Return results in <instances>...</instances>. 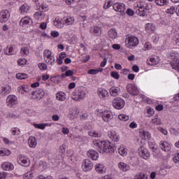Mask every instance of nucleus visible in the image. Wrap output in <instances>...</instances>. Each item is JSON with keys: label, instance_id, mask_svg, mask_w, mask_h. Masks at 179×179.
Listing matches in <instances>:
<instances>
[{"label": "nucleus", "instance_id": "obj_56", "mask_svg": "<svg viewBox=\"0 0 179 179\" xmlns=\"http://www.w3.org/2000/svg\"><path fill=\"white\" fill-rule=\"evenodd\" d=\"M112 5H113V1H108L107 2L105 3L103 8L104 9H108V8H110Z\"/></svg>", "mask_w": 179, "mask_h": 179}, {"label": "nucleus", "instance_id": "obj_38", "mask_svg": "<svg viewBox=\"0 0 179 179\" xmlns=\"http://www.w3.org/2000/svg\"><path fill=\"white\" fill-rule=\"evenodd\" d=\"M108 36L110 38H112V40H114V38L117 37V31H115V29H110L108 31Z\"/></svg>", "mask_w": 179, "mask_h": 179}, {"label": "nucleus", "instance_id": "obj_30", "mask_svg": "<svg viewBox=\"0 0 179 179\" xmlns=\"http://www.w3.org/2000/svg\"><path fill=\"white\" fill-rule=\"evenodd\" d=\"M88 135L94 138H100L101 136V133L100 131L90 130L88 131Z\"/></svg>", "mask_w": 179, "mask_h": 179}, {"label": "nucleus", "instance_id": "obj_54", "mask_svg": "<svg viewBox=\"0 0 179 179\" xmlns=\"http://www.w3.org/2000/svg\"><path fill=\"white\" fill-rule=\"evenodd\" d=\"M110 76L112 78H114V79H120V74L117 71H112L110 73Z\"/></svg>", "mask_w": 179, "mask_h": 179}, {"label": "nucleus", "instance_id": "obj_34", "mask_svg": "<svg viewBox=\"0 0 179 179\" xmlns=\"http://www.w3.org/2000/svg\"><path fill=\"white\" fill-rule=\"evenodd\" d=\"M18 92H21V93H30V87L27 85H21L18 87Z\"/></svg>", "mask_w": 179, "mask_h": 179}, {"label": "nucleus", "instance_id": "obj_17", "mask_svg": "<svg viewBox=\"0 0 179 179\" xmlns=\"http://www.w3.org/2000/svg\"><path fill=\"white\" fill-rule=\"evenodd\" d=\"M77 100H82V99H85L86 97V90L83 87L78 88L77 92Z\"/></svg>", "mask_w": 179, "mask_h": 179}, {"label": "nucleus", "instance_id": "obj_62", "mask_svg": "<svg viewBox=\"0 0 179 179\" xmlns=\"http://www.w3.org/2000/svg\"><path fill=\"white\" fill-rule=\"evenodd\" d=\"M12 133L13 134V135H19V134H20V130L16 129V128H14V129H12Z\"/></svg>", "mask_w": 179, "mask_h": 179}, {"label": "nucleus", "instance_id": "obj_18", "mask_svg": "<svg viewBox=\"0 0 179 179\" xmlns=\"http://www.w3.org/2000/svg\"><path fill=\"white\" fill-rule=\"evenodd\" d=\"M87 155L92 160H97L99 159V152L94 150H90L87 151Z\"/></svg>", "mask_w": 179, "mask_h": 179}, {"label": "nucleus", "instance_id": "obj_61", "mask_svg": "<svg viewBox=\"0 0 179 179\" xmlns=\"http://www.w3.org/2000/svg\"><path fill=\"white\" fill-rule=\"evenodd\" d=\"M174 163H178L179 162V152L176 154L173 158Z\"/></svg>", "mask_w": 179, "mask_h": 179}, {"label": "nucleus", "instance_id": "obj_27", "mask_svg": "<svg viewBox=\"0 0 179 179\" xmlns=\"http://www.w3.org/2000/svg\"><path fill=\"white\" fill-rule=\"evenodd\" d=\"M54 24L57 29H62L64 27V20L63 19H55L54 22Z\"/></svg>", "mask_w": 179, "mask_h": 179}, {"label": "nucleus", "instance_id": "obj_52", "mask_svg": "<svg viewBox=\"0 0 179 179\" xmlns=\"http://www.w3.org/2000/svg\"><path fill=\"white\" fill-rule=\"evenodd\" d=\"M176 13V7L175 6H171L170 8H168L166 10V13H170L171 15H174Z\"/></svg>", "mask_w": 179, "mask_h": 179}, {"label": "nucleus", "instance_id": "obj_22", "mask_svg": "<svg viewBox=\"0 0 179 179\" xmlns=\"http://www.w3.org/2000/svg\"><path fill=\"white\" fill-rule=\"evenodd\" d=\"M28 145L29 148H36L37 146V139L34 136H30L28 139Z\"/></svg>", "mask_w": 179, "mask_h": 179}, {"label": "nucleus", "instance_id": "obj_64", "mask_svg": "<svg viewBox=\"0 0 179 179\" xmlns=\"http://www.w3.org/2000/svg\"><path fill=\"white\" fill-rule=\"evenodd\" d=\"M89 117V114H87V113H84L81 115L80 118L81 120H87Z\"/></svg>", "mask_w": 179, "mask_h": 179}, {"label": "nucleus", "instance_id": "obj_44", "mask_svg": "<svg viewBox=\"0 0 179 179\" xmlns=\"http://www.w3.org/2000/svg\"><path fill=\"white\" fill-rule=\"evenodd\" d=\"M34 127L38 129H45L46 127H48V123L34 124Z\"/></svg>", "mask_w": 179, "mask_h": 179}, {"label": "nucleus", "instance_id": "obj_28", "mask_svg": "<svg viewBox=\"0 0 179 179\" xmlns=\"http://www.w3.org/2000/svg\"><path fill=\"white\" fill-rule=\"evenodd\" d=\"M10 87L8 85L2 87L0 94H1V96H6V94H9V93H10Z\"/></svg>", "mask_w": 179, "mask_h": 179}, {"label": "nucleus", "instance_id": "obj_3", "mask_svg": "<svg viewBox=\"0 0 179 179\" xmlns=\"http://www.w3.org/2000/svg\"><path fill=\"white\" fill-rule=\"evenodd\" d=\"M126 44L129 48L136 47V45L139 44V39L136 36H129L126 39Z\"/></svg>", "mask_w": 179, "mask_h": 179}, {"label": "nucleus", "instance_id": "obj_50", "mask_svg": "<svg viewBox=\"0 0 179 179\" xmlns=\"http://www.w3.org/2000/svg\"><path fill=\"white\" fill-rule=\"evenodd\" d=\"M73 75V71L68 70L65 73L62 74V78H66V76H72Z\"/></svg>", "mask_w": 179, "mask_h": 179}, {"label": "nucleus", "instance_id": "obj_11", "mask_svg": "<svg viewBox=\"0 0 179 179\" xmlns=\"http://www.w3.org/2000/svg\"><path fill=\"white\" fill-rule=\"evenodd\" d=\"M82 169L83 171H90L93 169V163L90 159H85L82 164Z\"/></svg>", "mask_w": 179, "mask_h": 179}, {"label": "nucleus", "instance_id": "obj_13", "mask_svg": "<svg viewBox=\"0 0 179 179\" xmlns=\"http://www.w3.org/2000/svg\"><path fill=\"white\" fill-rule=\"evenodd\" d=\"M97 95L101 100H106L107 97H108V91L104 88H99Z\"/></svg>", "mask_w": 179, "mask_h": 179}, {"label": "nucleus", "instance_id": "obj_4", "mask_svg": "<svg viewBox=\"0 0 179 179\" xmlns=\"http://www.w3.org/2000/svg\"><path fill=\"white\" fill-rule=\"evenodd\" d=\"M138 155L145 160L150 159V152H149V150H148L144 146L138 148Z\"/></svg>", "mask_w": 179, "mask_h": 179}, {"label": "nucleus", "instance_id": "obj_60", "mask_svg": "<svg viewBox=\"0 0 179 179\" xmlns=\"http://www.w3.org/2000/svg\"><path fill=\"white\" fill-rule=\"evenodd\" d=\"M157 130L163 134V135H167V130L162 128V127H157Z\"/></svg>", "mask_w": 179, "mask_h": 179}, {"label": "nucleus", "instance_id": "obj_55", "mask_svg": "<svg viewBox=\"0 0 179 179\" xmlns=\"http://www.w3.org/2000/svg\"><path fill=\"white\" fill-rule=\"evenodd\" d=\"M33 178V174L30 172H27L24 175V179H31Z\"/></svg>", "mask_w": 179, "mask_h": 179}, {"label": "nucleus", "instance_id": "obj_9", "mask_svg": "<svg viewBox=\"0 0 179 179\" xmlns=\"http://www.w3.org/2000/svg\"><path fill=\"white\" fill-rule=\"evenodd\" d=\"M17 162L19 164L24 166V167H29L30 166V159L26 156L20 155L17 158Z\"/></svg>", "mask_w": 179, "mask_h": 179}, {"label": "nucleus", "instance_id": "obj_24", "mask_svg": "<svg viewBox=\"0 0 179 179\" xmlns=\"http://www.w3.org/2000/svg\"><path fill=\"white\" fill-rule=\"evenodd\" d=\"M108 136L113 142H118L120 141V136L115 131H109Z\"/></svg>", "mask_w": 179, "mask_h": 179}, {"label": "nucleus", "instance_id": "obj_36", "mask_svg": "<svg viewBox=\"0 0 179 179\" xmlns=\"http://www.w3.org/2000/svg\"><path fill=\"white\" fill-rule=\"evenodd\" d=\"M5 54L6 55H14V54H16V51L13 49V47L6 48Z\"/></svg>", "mask_w": 179, "mask_h": 179}, {"label": "nucleus", "instance_id": "obj_12", "mask_svg": "<svg viewBox=\"0 0 179 179\" xmlns=\"http://www.w3.org/2000/svg\"><path fill=\"white\" fill-rule=\"evenodd\" d=\"M9 11L8 10H3L0 12V22L1 23H6L9 19Z\"/></svg>", "mask_w": 179, "mask_h": 179}, {"label": "nucleus", "instance_id": "obj_15", "mask_svg": "<svg viewBox=\"0 0 179 179\" xmlns=\"http://www.w3.org/2000/svg\"><path fill=\"white\" fill-rule=\"evenodd\" d=\"M31 24H33V20L29 17H22L20 22V25L22 27L31 26Z\"/></svg>", "mask_w": 179, "mask_h": 179}, {"label": "nucleus", "instance_id": "obj_51", "mask_svg": "<svg viewBox=\"0 0 179 179\" xmlns=\"http://www.w3.org/2000/svg\"><path fill=\"white\" fill-rule=\"evenodd\" d=\"M118 118L120 121H128V120H129V116L127 115H119Z\"/></svg>", "mask_w": 179, "mask_h": 179}, {"label": "nucleus", "instance_id": "obj_31", "mask_svg": "<svg viewBox=\"0 0 179 179\" xmlns=\"http://www.w3.org/2000/svg\"><path fill=\"white\" fill-rule=\"evenodd\" d=\"M140 136L142 138V139H150L151 136L150 133L149 131H143L140 132Z\"/></svg>", "mask_w": 179, "mask_h": 179}, {"label": "nucleus", "instance_id": "obj_25", "mask_svg": "<svg viewBox=\"0 0 179 179\" xmlns=\"http://www.w3.org/2000/svg\"><path fill=\"white\" fill-rule=\"evenodd\" d=\"M56 99L59 101H65L66 100V94L62 92H58L56 94Z\"/></svg>", "mask_w": 179, "mask_h": 179}, {"label": "nucleus", "instance_id": "obj_14", "mask_svg": "<svg viewBox=\"0 0 179 179\" xmlns=\"http://www.w3.org/2000/svg\"><path fill=\"white\" fill-rule=\"evenodd\" d=\"M31 94L32 96H35V98L38 100H41L44 96H45V92H44V90L39 89L37 91H33L31 92Z\"/></svg>", "mask_w": 179, "mask_h": 179}, {"label": "nucleus", "instance_id": "obj_59", "mask_svg": "<svg viewBox=\"0 0 179 179\" xmlns=\"http://www.w3.org/2000/svg\"><path fill=\"white\" fill-rule=\"evenodd\" d=\"M147 113L148 114V117H152L155 114V110L149 108L147 110Z\"/></svg>", "mask_w": 179, "mask_h": 179}, {"label": "nucleus", "instance_id": "obj_43", "mask_svg": "<svg viewBox=\"0 0 179 179\" xmlns=\"http://www.w3.org/2000/svg\"><path fill=\"white\" fill-rule=\"evenodd\" d=\"M10 155V150L5 148H0V156H9Z\"/></svg>", "mask_w": 179, "mask_h": 179}, {"label": "nucleus", "instance_id": "obj_49", "mask_svg": "<svg viewBox=\"0 0 179 179\" xmlns=\"http://www.w3.org/2000/svg\"><path fill=\"white\" fill-rule=\"evenodd\" d=\"M118 152L121 156H127V149L124 147H120L118 148Z\"/></svg>", "mask_w": 179, "mask_h": 179}, {"label": "nucleus", "instance_id": "obj_35", "mask_svg": "<svg viewBox=\"0 0 179 179\" xmlns=\"http://www.w3.org/2000/svg\"><path fill=\"white\" fill-rule=\"evenodd\" d=\"M147 63L150 66L157 65V64H159V59L157 57H150V59L147 61Z\"/></svg>", "mask_w": 179, "mask_h": 179}, {"label": "nucleus", "instance_id": "obj_10", "mask_svg": "<svg viewBox=\"0 0 179 179\" xmlns=\"http://www.w3.org/2000/svg\"><path fill=\"white\" fill-rule=\"evenodd\" d=\"M134 8L136 9V13L138 16H146V11H145V8H143V5L141 3H136L134 4Z\"/></svg>", "mask_w": 179, "mask_h": 179}, {"label": "nucleus", "instance_id": "obj_29", "mask_svg": "<svg viewBox=\"0 0 179 179\" xmlns=\"http://www.w3.org/2000/svg\"><path fill=\"white\" fill-rule=\"evenodd\" d=\"M95 170L96 171H97V173H100L101 174H103V173H106V169H104V165L101 164L96 165Z\"/></svg>", "mask_w": 179, "mask_h": 179}, {"label": "nucleus", "instance_id": "obj_7", "mask_svg": "<svg viewBox=\"0 0 179 179\" xmlns=\"http://www.w3.org/2000/svg\"><path fill=\"white\" fill-rule=\"evenodd\" d=\"M127 91L132 96H138V94H139V90L138 89V87L134 85L133 84L127 85Z\"/></svg>", "mask_w": 179, "mask_h": 179}, {"label": "nucleus", "instance_id": "obj_39", "mask_svg": "<svg viewBox=\"0 0 179 179\" xmlns=\"http://www.w3.org/2000/svg\"><path fill=\"white\" fill-rule=\"evenodd\" d=\"M20 52L22 57H27V55L30 54V51L29 50V48L27 47L22 48Z\"/></svg>", "mask_w": 179, "mask_h": 179}, {"label": "nucleus", "instance_id": "obj_20", "mask_svg": "<svg viewBox=\"0 0 179 179\" xmlns=\"http://www.w3.org/2000/svg\"><path fill=\"white\" fill-rule=\"evenodd\" d=\"M109 93L112 97H117L120 93V88L118 87H112L109 90Z\"/></svg>", "mask_w": 179, "mask_h": 179}, {"label": "nucleus", "instance_id": "obj_47", "mask_svg": "<svg viewBox=\"0 0 179 179\" xmlns=\"http://www.w3.org/2000/svg\"><path fill=\"white\" fill-rule=\"evenodd\" d=\"M16 78L20 80L27 79V74L24 73H18L16 74Z\"/></svg>", "mask_w": 179, "mask_h": 179}, {"label": "nucleus", "instance_id": "obj_45", "mask_svg": "<svg viewBox=\"0 0 179 179\" xmlns=\"http://www.w3.org/2000/svg\"><path fill=\"white\" fill-rule=\"evenodd\" d=\"M171 66L173 69H176V71H178V72H179V59H177L176 61H173L171 63Z\"/></svg>", "mask_w": 179, "mask_h": 179}, {"label": "nucleus", "instance_id": "obj_48", "mask_svg": "<svg viewBox=\"0 0 179 179\" xmlns=\"http://www.w3.org/2000/svg\"><path fill=\"white\" fill-rule=\"evenodd\" d=\"M20 13H27L29 12V8H27V5L23 4L20 8Z\"/></svg>", "mask_w": 179, "mask_h": 179}, {"label": "nucleus", "instance_id": "obj_33", "mask_svg": "<svg viewBox=\"0 0 179 179\" xmlns=\"http://www.w3.org/2000/svg\"><path fill=\"white\" fill-rule=\"evenodd\" d=\"M100 30L101 28L100 27H93L90 29V33L92 34H94V36H99V33H100Z\"/></svg>", "mask_w": 179, "mask_h": 179}, {"label": "nucleus", "instance_id": "obj_53", "mask_svg": "<svg viewBox=\"0 0 179 179\" xmlns=\"http://www.w3.org/2000/svg\"><path fill=\"white\" fill-rule=\"evenodd\" d=\"M38 66L41 71H45L47 69V64L45 63H39Z\"/></svg>", "mask_w": 179, "mask_h": 179}, {"label": "nucleus", "instance_id": "obj_5", "mask_svg": "<svg viewBox=\"0 0 179 179\" xmlns=\"http://www.w3.org/2000/svg\"><path fill=\"white\" fill-rule=\"evenodd\" d=\"M113 106L117 110H121L122 108H124L125 101L121 98H115L113 101Z\"/></svg>", "mask_w": 179, "mask_h": 179}, {"label": "nucleus", "instance_id": "obj_58", "mask_svg": "<svg viewBox=\"0 0 179 179\" xmlns=\"http://www.w3.org/2000/svg\"><path fill=\"white\" fill-rule=\"evenodd\" d=\"M36 179H52V177H51V176H46V177H45L44 176H43V175H39V176H38L36 178Z\"/></svg>", "mask_w": 179, "mask_h": 179}, {"label": "nucleus", "instance_id": "obj_16", "mask_svg": "<svg viewBox=\"0 0 179 179\" xmlns=\"http://www.w3.org/2000/svg\"><path fill=\"white\" fill-rule=\"evenodd\" d=\"M113 9L116 12H124L127 9V7L122 3H115L113 4Z\"/></svg>", "mask_w": 179, "mask_h": 179}, {"label": "nucleus", "instance_id": "obj_26", "mask_svg": "<svg viewBox=\"0 0 179 179\" xmlns=\"http://www.w3.org/2000/svg\"><path fill=\"white\" fill-rule=\"evenodd\" d=\"M75 22V19L72 17H64L63 18V22H64V24H66V26H69L71 24H73Z\"/></svg>", "mask_w": 179, "mask_h": 179}, {"label": "nucleus", "instance_id": "obj_21", "mask_svg": "<svg viewBox=\"0 0 179 179\" xmlns=\"http://www.w3.org/2000/svg\"><path fill=\"white\" fill-rule=\"evenodd\" d=\"M1 167L3 170H6L7 171H10V170H13L14 169L13 164L9 162L3 163Z\"/></svg>", "mask_w": 179, "mask_h": 179}, {"label": "nucleus", "instance_id": "obj_2", "mask_svg": "<svg viewBox=\"0 0 179 179\" xmlns=\"http://www.w3.org/2000/svg\"><path fill=\"white\" fill-rule=\"evenodd\" d=\"M52 53L49 50H45L43 52L45 62L48 64V65H54V64H55V57L54 55H52Z\"/></svg>", "mask_w": 179, "mask_h": 179}, {"label": "nucleus", "instance_id": "obj_40", "mask_svg": "<svg viewBox=\"0 0 179 179\" xmlns=\"http://www.w3.org/2000/svg\"><path fill=\"white\" fill-rule=\"evenodd\" d=\"M102 71H103V69H101V68L98 69H92L88 70L87 73L89 75H97V73H99V72H102Z\"/></svg>", "mask_w": 179, "mask_h": 179}, {"label": "nucleus", "instance_id": "obj_1", "mask_svg": "<svg viewBox=\"0 0 179 179\" xmlns=\"http://www.w3.org/2000/svg\"><path fill=\"white\" fill-rule=\"evenodd\" d=\"M93 145L99 148L100 153H110L117 149L115 144H113L108 141H101L99 139L94 140Z\"/></svg>", "mask_w": 179, "mask_h": 179}, {"label": "nucleus", "instance_id": "obj_19", "mask_svg": "<svg viewBox=\"0 0 179 179\" xmlns=\"http://www.w3.org/2000/svg\"><path fill=\"white\" fill-rule=\"evenodd\" d=\"M34 17L36 20L41 21L45 17V13L44 11H38L34 14Z\"/></svg>", "mask_w": 179, "mask_h": 179}, {"label": "nucleus", "instance_id": "obj_23", "mask_svg": "<svg viewBox=\"0 0 179 179\" xmlns=\"http://www.w3.org/2000/svg\"><path fill=\"white\" fill-rule=\"evenodd\" d=\"M159 146L164 152H169L171 149L170 144L166 141H162Z\"/></svg>", "mask_w": 179, "mask_h": 179}, {"label": "nucleus", "instance_id": "obj_57", "mask_svg": "<svg viewBox=\"0 0 179 179\" xmlns=\"http://www.w3.org/2000/svg\"><path fill=\"white\" fill-rule=\"evenodd\" d=\"M126 13L128 15V16H134V15H135V12L131 8H128Z\"/></svg>", "mask_w": 179, "mask_h": 179}, {"label": "nucleus", "instance_id": "obj_8", "mask_svg": "<svg viewBox=\"0 0 179 179\" xmlns=\"http://www.w3.org/2000/svg\"><path fill=\"white\" fill-rule=\"evenodd\" d=\"M101 117L105 122H109V121H111L113 118V112L110 110H104L101 113Z\"/></svg>", "mask_w": 179, "mask_h": 179}, {"label": "nucleus", "instance_id": "obj_37", "mask_svg": "<svg viewBox=\"0 0 179 179\" xmlns=\"http://www.w3.org/2000/svg\"><path fill=\"white\" fill-rule=\"evenodd\" d=\"M155 2L156 5L159 6H166V5H169V0H155Z\"/></svg>", "mask_w": 179, "mask_h": 179}, {"label": "nucleus", "instance_id": "obj_6", "mask_svg": "<svg viewBox=\"0 0 179 179\" xmlns=\"http://www.w3.org/2000/svg\"><path fill=\"white\" fill-rule=\"evenodd\" d=\"M17 104V97L15 95H9L6 99V105L8 107H15Z\"/></svg>", "mask_w": 179, "mask_h": 179}, {"label": "nucleus", "instance_id": "obj_42", "mask_svg": "<svg viewBox=\"0 0 179 179\" xmlns=\"http://www.w3.org/2000/svg\"><path fill=\"white\" fill-rule=\"evenodd\" d=\"M151 123H152L153 125H162V120L157 116L152 119Z\"/></svg>", "mask_w": 179, "mask_h": 179}, {"label": "nucleus", "instance_id": "obj_63", "mask_svg": "<svg viewBox=\"0 0 179 179\" xmlns=\"http://www.w3.org/2000/svg\"><path fill=\"white\" fill-rule=\"evenodd\" d=\"M26 59H19L17 62L20 65H25L26 64Z\"/></svg>", "mask_w": 179, "mask_h": 179}, {"label": "nucleus", "instance_id": "obj_32", "mask_svg": "<svg viewBox=\"0 0 179 179\" xmlns=\"http://www.w3.org/2000/svg\"><path fill=\"white\" fill-rule=\"evenodd\" d=\"M118 167L122 171H128L129 170V166L124 162L119 163Z\"/></svg>", "mask_w": 179, "mask_h": 179}, {"label": "nucleus", "instance_id": "obj_46", "mask_svg": "<svg viewBox=\"0 0 179 179\" xmlns=\"http://www.w3.org/2000/svg\"><path fill=\"white\" fill-rule=\"evenodd\" d=\"M134 179H148V175L143 173H140L134 176Z\"/></svg>", "mask_w": 179, "mask_h": 179}, {"label": "nucleus", "instance_id": "obj_41", "mask_svg": "<svg viewBox=\"0 0 179 179\" xmlns=\"http://www.w3.org/2000/svg\"><path fill=\"white\" fill-rule=\"evenodd\" d=\"M145 27L146 31H148V33H150V31H154L155 30V24H153L148 23L145 24Z\"/></svg>", "mask_w": 179, "mask_h": 179}]
</instances>
